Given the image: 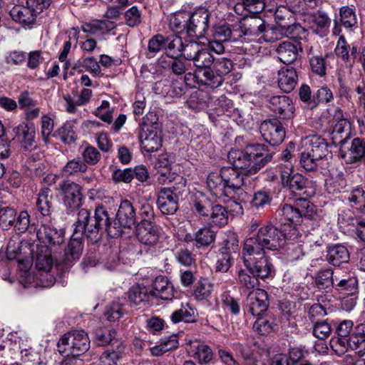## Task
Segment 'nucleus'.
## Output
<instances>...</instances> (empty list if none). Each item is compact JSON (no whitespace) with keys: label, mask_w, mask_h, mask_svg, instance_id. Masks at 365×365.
I'll list each match as a JSON object with an SVG mask.
<instances>
[{"label":"nucleus","mask_w":365,"mask_h":365,"mask_svg":"<svg viewBox=\"0 0 365 365\" xmlns=\"http://www.w3.org/2000/svg\"><path fill=\"white\" fill-rule=\"evenodd\" d=\"M297 230L290 225L283 227L267 224L262 226L252 237L244 243L242 259L244 265L252 274L275 272L273 264L264 256L265 250L276 251L283 247L286 240H294Z\"/></svg>","instance_id":"nucleus-1"},{"label":"nucleus","mask_w":365,"mask_h":365,"mask_svg":"<svg viewBox=\"0 0 365 365\" xmlns=\"http://www.w3.org/2000/svg\"><path fill=\"white\" fill-rule=\"evenodd\" d=\"M116 225V222H112L106 208L103 205H98L93 216L88 209L81 208L78 210L73 231L96 242L103 233H107L112 238L120 236V232Z\"/></svg>","instance_id":"nucleus-2"},{"label":"nucleus","mask_w":365,"mask_h":365,"mask_svg":"<svg viewBox=\"0 0 365 365\" xmlns=\"http://www.w3.org/2000/svg\"><path fill=\"white\" fill-rule=\"evenodd\" d=\"M232 167L241 170L244 175H252L262 169L272 158L263 144H250L244 150H231L227 155Z\"/></svg>","instance_id":"nucleus-3"},{"label":"nucleus","mask_w":365,"mask_h":365,"mask_svg":"<svg viewBox=\"0 0 365 365\" xmlns=\"http://www.w3.org/2000/svg\"><path fill=\"white\" fill-rule=\"evenodd\" d=\"M36 247L37 245L31 240L13 237L7 244L6 257L9 260L17 259L19 271L27 272L32 266Z\"/></svg>","instance_id":"nucleus-4"},{"label":"nucleus","mask_w":365,"mask_h":365,"mask_svg":"<svg viewBox=\"0 0 365 365\" xmlns=\"http://www.w3.org/2000/svg\"><path fill=\"white\" fill-rule=\"evenodd\" d=\"M192 209L199 216L217 227H224L228 223V212L225 207L212 201L202 193L196 195Z\"/></svg>","instance_id":"nucleus-5"},{"label":"nucleus","mask_w":365,"mask_h":365,"mask_svg":"<svg viewBox=\"0 0 365 365\" xmlns=\"http://www.w3.org/2000/svg\"><path fill=\"white\" fill-rule=\"evenodd\" d=\"M281 181L282 187L292 195L311 197L315 195L314 182L298 173H294L291 168L281 171Z\"/></svg>","instance_id":"nucleus-6"},{"label":"nucleus","mask_w":365,"mask_h":365,"mask_svg":"<svg viewBox=\"0 0 365 365\" xmlns=\"http://www.w3.org/2000/svg\"><path fill=\"white\" fill-rule=\"evenodd\" d=\"M58 351L61 354H72L81 356L90 348V340L83 330H76L65 334L59 339Z\"/></svg>","instance_id":"nucleus-7"},{"label":"nucleus","mask_w":365,"mask_h":365,"mask_svg":"<svg viewBox=\"0 0 365 365\" xmlns=\"http://www.w3.org/2000/svg\"><path fill=\"white\" fill-rule=\"evenodd\" d=\"M339 153L346 164L365 163V140L359 138L350 139L348 143L341 144Z\"/></svg>","instance_id":"nucleus-8"},{"label":"nucleus","mask_w":365,"mask_h":365,"mask_svg":"<svg viewBox=\"0 0 365 365\" xmlns=\"http://www.w3.org/2000/svg\"><path fill=\"white\" fill-rule=\"evenodd\" d=\"M4 281L14 284L16 287L48 288L56 282L54 275H3Z\"/></svg>","instance_id":"nucleus-9"},{"label":"nucleus","mask_w":365,"mask_h":365,"mask_svg":"<svg viewBox=\"0 0 365 365\" xmlns=\"http://www.w3.org/2000/svg\"><path fill=\"white\" fill-rule=\"evenodd\" d=\"M43 11L34 0H26L25 5H16L10 11L12 19L23 26L35 23L37 16Z\"/></svg>","instance_id":"nucleus-10"},{"label":"nucleus","mask_w":365,"mask_h":365,"mask_svg":"<svg viewBox=\"0 0 365 365\" xmlns=\"http://www.w3.org/2000/svg\"><path fill=\"white\" fill-rule=\"evenodd\" d=\"M269 305L267 292L262 289H255L247 294L245 309L247 313L256 317L264 315Z\"/></svg>","instance_id":"nucleus-11"},{"label":"nucleus","mask_w":365,"mask_h":365,"mask_svg":"<svg viewBox=\"0 0 365 365\" xmlns=\"http://www.w3.org/2000/svg\"><path fill=\"white\" fill-rule=\"evenodd\" d=\"M58 186L66 207L71 210L80 207L83 200L82 187L80 185L70 180H64Z\"/></svg>","instance_id":"nucleus-12"},{"label":"nucleus","mask_w":365,"mask_h":365,"mask_svg":"<svg viewBox=\"0 0 365 365\" xmlns=\"http://www.w3.org/2000/svg\"><path fill=\"white\" fill-rule=\"evenodd\" d=\"M83 250V237L79 232H73V235L64 249V254L62 259V267H66L63 272L71 267L81 257ZM61 264H57L61 267Z\"/></svg>","instance_id":"nucleus-13"},{"label":"nucleus","mask_w":365,"mask_h":365,"mask_svg":"<svg viewBox=\"0 0 365 365\" xmlns=\"http://www.w3.org/2000/svg\"><path fill=\"white\" fill-rule=\"evenodd\" d=\"M259 130L264 140L273 146L282 143L285 138V130L282 123L276 118L264 120Z\"/></svg>","instance_id":"nucleus-14"},{"label":"nucleus","mask_w":365,"mask_h":365,"mask_svg":"<svg viewBox=\"0 0 365 365\" xmlns=\"http://www.w3.org/2000/svg\"><path fill=\"white\" fill-rule=\"evenodd\" d=\"M220 173L227 190L237 191L243 187H251L249 175H244V173L233 167H224L221 169Z\"/></svg>","instance_id":"nucleus-15"},{"label":"nucleus","mask_w":365,"mask_h":365,"mask_svg":"<svg viewBox=\"0 0 365 365\" xmlns=\"http://www.w3.org/2000/svg\"><path fill=\"white\" fill-rule=\"evenodd\" d=\"M209 11L203 8L196 10L192 14L189 13L187 21L189 36H202L208 29Z\"/></svg>","instance_id":"nucleus-16"},{"label":"nucleus","mask_w":365,"mask_h":365,"mask_svg":"<svg viewBox=\"0 0 365 365\" xmlns=\"http://www.w3.org/2000/svg\"><path fill=\"white\" fill-rule=\"evenodd\" d=\"M236 27L240 32V38L243 36H258L263 33L266 40L267 31L270 28L267 26L263 19L258 16L245 17L238 24H236Z\"/></svg>","instance_id":"nucleus-17"},{"label":"nucleus","mask_w":365,"mask_h":365,"mask_svg":"<svg viewBox=\"0 0 365 365\" xmlns=\"http://www.w3.org/2000/svg\"><path fill=\"white\" fill-rule=\"evenodd\" d=\"M332 33L335 36H339L341 33V26L346 29L352 30L357 24V19L354 6H344L339 9V18L334 20Z\"/></svg>","instance_id":"nucleus-18"},{"label":"nucleus","mask_w":365,"mask_h":365,"mask_svg":"<svg viewBox=\"0 0 365 365\" xmlns=\"http://www.w3.org/2000/svg\"><path fill=\"white\" fill-rule=\"evenodd\" d=\"M36 238L49 249L61 245L64 242V231L49 225H42L36 232Z\"/></svg>","instance_id":"nucleus-19"},{"label":"nucleus","mask_w":365,"mask_h":365,"mask_svg":"<svg viewBox=\"0 0 365 365\" xmlns=\"http://www.w3.org/2000/svg\"><path fill=\"white\" fill-rule=\"evenodd\" d=\"M146 125L145 136H140L142 148L148 153L156 152L160 148V128L158 122L150 120V125L145 123Z\"/></svg>","instance_id":"nucleus-20"},{"label":"nucleus","mask_w":365,"mask_h":365,"mask_svg":"<svg viewBox=\"0 0 365 365\" xmlns=\"http://www.w3.org/2000/svg\"><path fill=\"white\" fill-rule=\"evenodd\" d=\"M116 226L119 227L120 235L122 234V227L130 228L136 223V215L132 203L127 200L120 202L118 210L116 214Z\"/></svg>","instance_id":"nucleus-21"},{"label":"nucleus","mask_w":365,"mask_h":365,"mask_svg":"<svg viewBox=\"0 0 365 365\" xmlns=\"http://www.w3.org/2000/svg\"><path fill=\"white\" fill-rule=\"evenodd\" d=\"M302 30V27L294 22V19L288 22L280 23V26L268 28L267 31V41H274L279 39L280 35L295 37Z\"/></svg>","instance_id":"nucleus-22"},{"label":"nucleus","mask_w":365,"mask_h":365,"mask_svg":"<svg viewBox=\"0 0 365 365\" xmlns=\"http://www.w3.org/2000/svg\"><path fill=\"white\" fill-rule=\"evenodd\" d=\"M304 150L309 152L316 158H324L328 153V143L324 138L317 135L306 137L304 140Z\"/></svg>","instance_id":"nucleus-23"},{"label":"nucleus","mask_w":365,"mask_h":365,"mask_svg":"<svg viewBox=\"0 0 365 365\" xmlns=\"http://www.w3.org/2000/svg\"><path fill=\"white\" fill-rule=\"evenodd\" d=\"M270 108L284 119L293 116L294 108L292 101L286 96H276L270 98Z\"/></svg>","instance_id":"nucleus-24"},{"label":"nucleus","mask_w":365,"mask_h":365,"mask_svg":"<svg viewBox=\"0 0 365 365\" xmlns=\"http://www.w3.org/2000/svg\"><path fill=\"white\" fill-rule=\"evenodd\" d=\"M183 43L182 38L176 35H170L161 40V60L179 57L182 55Z\"/></svg>","instance_id":"nucleus-25"},{"label":"nucleus","mask_w":365,"mask_h":365,"mask_svg":"<svg viewBox=\"0 0 365 365\" xmlns=\"http://www.w3.org/2000/svg\"><path fill=\"white\" fill-rule=\"evenodd\" d=\"M278 86L284 93L292 91L298 81L296 69L289 66L282 67L278 71Z\"/></svg>","instance_id":"nucleus-26"},{"label":"nucleus","mask_w":365,"mask_h":365,"mask_svg":"<svg viewBox=\"0 0 365 365\" xmlns=\"http://www.w3.org/2000/svg\"><path fill=\"white\" fill-rule=\"evenodd\" d=\"M351 125L345 118L339 119L334 125L330 138L332 143L341 148V144L348 143L350 140Z\"/></svg>","instance_id":"nucleus-27"},{"label":"nucleus","mask_w":365,"mask_h":365,"mask_svg":"<svg viewBox=\"0 0 365 365\" xmlns=\"http://www.w3.org/2000/svg\"><path fill=\"white\" fill-rule=\"evenodd\" d=\"M275 219L278 221L280 227L284 225H290L292 227L293 222H297L300 220L299 210L294 206L289 204L281 205L275 212Z\"/></svg>","instance_id":"nucleus-28"},{"label":"nucleus","mask_w":365,"mask_h":365,"mask_svg":"<svg viewBox=\"0 0 365 365\" xmlns=\"http://www.w3.org/2000/svg\"><path fill=\"white\" fill-rule=\"evenodd\" d=\"M276 52L279 60L287 65L294 63L299 56L297 45L291 41L280 43L276 48Z\"/></svg>","instance_id":"nucleus-29"},{"label":"nucleus","mask_w":365,"mask_h":365,"mask_svg":"<svg viewBox=\"0 0 365 365\" xmlns=\"http://www.w3.org/2000/svg\"><path fill=\"white\" fill-rule=\"evenodd\" d=\"M16 137L26 150H31L35 145V128L33 124L22 123L14 129Z\"/></svg>","instance_id":"nucleus-30"},{"label":"nucleus","mask_w":365,"mask_h":365,"mask_svg":"<svg viewBox=\"0 0 365 365\" xmlns=\"http://www.w3.org/2000/svg\"><path fill=\"white\" fill-rule=\"evenodd\" d=\"M158 296L155 291L150 290L144 286L132 287L128 292V302L131 306H138L148 302L150 299Z\"/></svg>","instance_id":"nucleus-31"},{"label":"nucleus","mask_w":365,"mask_h":365,"mask_svg":"<svg viewBox=\"0 0 365 365\" xmlns=\"http://www.w3.org/2000/svg\"><path fill=\"white\" fill-rule=\"evenodd\" d=\"M327 259L333 266L339 267L341 264L348 262L349 253L346 247L338 244L328 248Z\"/></svg>","instance_id":"nucleus-32"},{"label":"nucleus","mask_w":365,"mask_h":365,"mask_svg":"<svg viewBox=\"0 0 365 365\" xmlns=\"http://www.w3.org/2000/svg\"><path fill=\"white\" fill-rule=\"evenodd\" d=\"M207 185L211 194L216 197L220 198L227 195V188L221 173L219 175L217 173L210 174L207 179Z\"/></svg>","instance_id":"nucleus-33"},{"label":"nucleus","mask_w":365,"mask_h":365,"mask_svg":"<svg viewBox=\"0 0 365 365\" xmlns=\"http://www.w3.org/2000/svg\"><path fill=\"white\" fill-rule=\"evenodd\" d=\"M212 37L218 41H237L240 38V32L236 25L232 29L229 25H222L215 28Z\"/></svg>","instance_id":"nucleus-34"},{"label":"nucleus","mask_w":365,"mask_h":365,"mask_svg":"<svg viewBox=\"0 0 365 365\" xmlns=\"http://www.w3.org/2000/svg\"><path fill=\"white\" fill-rule=\"evenodd\" d=\"M36 258L35 266L38 271L46 272H50L53 266V259L51 256L50 251L46 247H38L37 245Z\"/></svg>","instance_id":"nucleus-35"},{"label":"nucleus","mask_w":365,"mask_h":365,"mask_svg":"<svg viewBox=\"0 0 365 365\" xmlns=\"http://www.w3.org/2000/svg\"><path fill=\"white\" fill-rule=\"evenodd\" d=\"M88 169V166L86 165V163L80 157H76L68 160L65 164L61 170V173L62 176L68 178L81 173H85Z\"/></svg>","instance_id":"nucleus-36"},{"label":"nucleus","mask_w":365,"mask_h":365,"mask_svg":"<svg viewBox=\"0 0 365 365\" xmlns=\"http://www.w3.org/2000/svg\"><path fill=\"white\" fill-rule=\"evenodd\" d=\"M306 16L307 19H304V21L310 20L314 24L313 27H316L314 31L317 34H324L330 26V19L324 11H318L317 12L307 14Z\"/></svg>","instance_id":"nucleus-37"},{"label":"nucleus","mask_w":365,"mask_h":365,"mask_svg":"<svg viewBox=\"0 0 365 365\" xmlns=\"http://www.w3.org/2000/svg\"><path fill=\"white\" fill-rule=\"evenodd\" d=\"M92 96V91L88 88L81 90L79 97L77 100H73L71 96H65L63 97L66 103V110L69 113H75L77 110V106H81L87 104Z\"/></svg>","instance_id":"nucleus-38"},{"label":"nucleus","mask_w":365,"mask_h":365,"mask_svg":"<svg viewBox=\"0 0 365 365\" xmlns=\"http://www.w3.org/2000/svg\"><path fill=\"white\" fill-rule=\"evenodd\" d=\"M137 236L142 243L150 245L156 244L159 239L158 231L148 222L137 228Z\"/></svg>","instance_id":"nucleus-39"},{"label":"nucleus","mask_w":365,"mask_h":365,"mask_svg":"<svg viewBox=\"0 0 365 365\" xmlns=\"http://www.w3.org/2000/svg\"><path fill=\"white\" fill-rule=\"evenodd\" d=\"M188 12H178L169 18V26L172 30L188 36L187 21L190 19Z\"/></svg>","instance_id":"nucleus-40"},{"label":"nucleus","mask_w":365,"mask_h":365,"mask_svg":"<svg viewBox=\"0 0 365 365\" xmlns=\"http://www.w3.org/2000/svg\"><path fill=\"white\" fill-rule=\"evenodd\" d=\"M336 56L341 58L344 61L348 62L351 58H355L357 53L356 46H352L347 43L343 35H339L336 47L335 48Z\"/></svg>","instance_id":"nucleus-41"},{"label":"nucleus","mask_w":365,"mask_h":365,"mask_svg":"<svg viewBox=\"0 0 365 365\" xmlns=\"http://www.w3.org/2000/svg\"><path fill=\"white\" fill-rule=\"evenodd\" d=\"M163 81L161 95L165 97L179 98L184 93L182 82L169 79H165Z\"/></svg>","instance_id":"nucleus-42"},{"label":"nucleus","mask_w":365,"mask_h":365,"mask_svg":"<svg viewBox=\"0 0 365 365\" xmlns=\"http://www.w3.org/2000/svg\"><path fill=\"white\" fill-rule=\"evenodd\" d=\"M161 68L164 69L165 72L172 71L176 75H181L187 70L184 61L178 57L170 58L168 61L161 60Z\"/></svg>","instance_id":"nucleus-43"},{"label":"nucleus","mask_w":365,"mask_h":365,"mask_svg":"<svg viewBox=\"0 0 365 365\" xmlns=\"http://www.w3.org/2000/svg\"><path fill=\"white\" fill-rule=\"evenodd\" d=\"M215 233L210 227H203L195 234V241L197 247H207L214 242Z\"/></svg>","instance_id":"nucleus-44"},{"label":"nucleus","mask_w":365,"mask_h":365,"mask_svg":"<svg viewBox=\"0 0 365 365\" xmlns=\"http://www.w3.org/2000/svg\"><path fill=\"white\" fill-rule=\"evenodd\" d=\"M170 319L173 323L184 321L186 323L193 322L196 320L195 310L189 307H182L173 312Z\"/></svg>","instance_id":"nucleus-45"},{"label":"nucleus","mask_w":365,"mask_h":365,"mask_svg":"<svg viewBox=\"0 0 365 365\" xmlns=\"http://www.w3.org/2000/svg\"><path fill=\"white\" fill-rule=\"evenodd\" d=\"M212 292V284L205 277H200L195 286L194 296L198 301L207 299Z\"/></svg>","instance_id":"nucleus-46"},{"label":"nucleus","mask_w":365,"mask_h":365,"mask_svg":"<svg viewBox=\"0 0 365 365\" xmlns=\"http://www.w3.org/2000/svg\"><path fill=\"white\" fill-rule=\"evenodd\" d=\"M174 161V156L168 153L161 154V182L166 181L171 182L175 178L174 173H171V165Z\"/></svg>","instance_id":"nucleus-47"},{"label":"nucleus","mask_w":365,"mask_h":365,"mask_svg":"<svg viewBox=\"0 0 365 365\" xmlns=\"http://www.w3.org/2000/svg\"><path fill=\"white\" fill-rule=\"evenodd\" d=\"M192 62L195 66L202 70L210 67L215 62V58L209 49L203 46Z\"/></svg>","instance_id":"nucleus-48"},{"label":"nucleus","mask_w":365,"mask_h":365,"mask_svg":"<svg viewBox=\"0 0 365 365\" xmlns=\"http://www.w3.org/2000/svg\"><path fill=\"white\" fill-rule=\"evenodd\" d=\"M51 196H49V190H43L38 194L36 200V208L43 216H48L51 213Z\"/></svg>","instance_id":"nucleus-49"},{"label":"nucleus","mask_w":365,"mask_h":365,"mask_svg":"<svg viewBox=\"0 0 365 365\" xmlns=\"http://www.w3.org/2000/svg\"><path fill=\"white\" fill-rule=\"evenodd\" d=\"M81 160L86 163V165H95L101 160V154L93 145H88L81 152Z\"/></svg>","instance_id":"nucleus-50"},{"label":"nucleus","mask_w":365,"mask_h":365,"mask_svg":"<svg viewBox=\"0 0 365 365\" xmlns=\"http://www.w3.org/2000/svg\"><path fill=\"white\" fill-rule=\"evenodd\" d=\"M16 211L10 207L0 208V226L7 230L12 226L16 221Z\"/></svg>","instance_id":"nucleus-51"},{"label":"nucleus","mask_w":365,"mask_h":365,"mask_svg":"<svg viewBox=\"0 0 365 365\" xmlns=\"http://www.w3.org/2000/svg\"><path fill=\"white\" fill-rule=\"evenodd\" d=\"M257 319L254 323V327L257 329L262 334H266L274 329L276 324L271 317L267 315L264 317L262 316L256 317Z\"/></svg>","instance_id":"nucleus-52"},{"label":"nucleus","mask_w":365,"mask_h":365,"mask_svg":"<svg viewBox=\"0 0 365 365\" xmlns=\"http://www.w3.org/2000/svg\"><path fill=\"white\" fill-rule=\"evenodd\" d=\"M349 348L356 351L359 345L365 340V324L357 325L349 337Z\"/></svg>","instance_id":"nucleus-53"},{"label":"nucleus","mask_w":365,"mask_h":365,"mask_svg":"<svg viewBox=\"0 0 365 365\" xmlns=\"http://www.w3.org/2000/svg\"><path fill=\"white\" fill-rule=\"evenodd\" d=\"M203 79L200 81L205 85L209 86L212 88H217L222 85L223 78L220 77L217 73H214L210 67L202 69Z\"/></svg>","instance_id":"nucleus-54"},{"label":"nucleus","mask_w":365,"mask_h":365,"mask_svg":"<svg viewBox=\"0 0 365 365\" xmlns=\"http://www.w3.org/2000/svg\"><path fill=\"white\" fill-rule=\"evenodd\" d=\"M58 135L61 140L65 144H71L76 140L73 125L71 122L65 123L59 129Z\"/></svg>","instance_id":"nucleus-55"},{"label":"nucleus","mask_w":365,"mask_h":365,"mask_svg":"<svg viewBox=\"0 0 365 365\" xmlns=\"http://www.w3.org/2000/svg\"><path fill=\"white\" fill-rule=\"evenodd\" d=\"M295 200V208L299 210L300 217L310 216L313 212L314 205L309 200V197L303 195H297Z\"/></svg>","instance_id":"nucleus-56"},{"label":"nucleus","mask_w":365,"mask_h":365,"mask_svg":"<svg viewBox=\"0 0 365 365\" xmlns=\"http://www.w3.org/2000/svg\"><path fill=\"white\" fill-rule=\"evenodd\" d=\"M204 45L195 41H190L183 44L182 54L186 60L193 61Z\"/></svg>","instance_id":"nucleus-57"},{"label":"nucleus","mask_w":365,"mask_h":365,"mask_svg":"<svg viewBox=\"0 0 365 365\" xmlns=\"http://www.w3.org/2000/svg\"><path fill=\"white\" fill-rule=\"evenodd\" d=\"M349 337H341L339 336L331 339L330 346L336 355L344 354L349 348Z\"/></svg>","instance_id":"nucleus-58"},{"label":"nucleus","mask_w":365,"mask_h":365,"mask_svg":"<svg viewBox=\"0 0 365 365\" xmlns=\"http://www.w3.org/2000/svg\"><path fill=\"white\" fill-rule=\"evenodd\" d=\"M313 105L312 107L316 106L319 103H327L334 98L332 91L327 86H322L319 88L313 96Z\"/></svg>","instance_id":"nucleus-59"},{"label":"nucleus","mask_w":365,"mask_h":365,"mask_svg":"<svg viewBox=\"0 0 365 365\" xmlns=\"http://www.w3.org/2000/svg\"><path fill=\"white\" fill-rule=\"evenodd\" d=\"M331 332V327L326 320L317 321L313 327V334L319 339H327Z\"/></svg>","instance_id":"nucleus-60"},{"label":"nucleus","mask_w":365,"mask_h":365,"mask_svg":"<svg viewBox=\"0 0 365 365\" xmlns=\"http://www.w3.org/2000/svg\"><path fill=\"white\" fill-rule=\"evenodd\" d=\"M115 331L113 329H103L96 332V341L99 346H106L115 340Z\"/></svg>","instance_id":"nucleus-61"},{"label":"nucleus","mask_w":365,"mask_h":365,"mask_svg":"<svg viewBox=\"0 0 365 365\" xmlns=\"http://www.w3.org/2000/svg\"><path fill=\"white\" fill-rule=\"evenodd\" d=\"M214 69L220 77L228 74L232 69L233 65L230 59L225 58H220L215 60Z\"/></svg>","instance_id":"nucleus-62"},{"label":"nucleus","mask_w":365,"mask_h":365,"mask_svg":"<svg viewBox=\"0 0 365 365\" xmlns=\"http://www.w3.org/2000/svg\"><path fill=\"white\" fill-rule=\"evenodd\" d=\"M271 200L272 198L267 192L259 190L253 195L251 205L257 209L263 208L266 205L270 203Z\"/></svg>","instance_id":"nucleus-63"},{"label":"nucleus","mask_w":365,"mask_h":365,"mask_svg":"<svg viewBox=\"0 0 365 365\" xmlns=\"http://www.w3.org/2000/svg\"><path fill=\"white\" fill-rule=\"evenodd\" d=\"M309 64L312 71L319 76H324L326 74L325 59L319 56H312L309 60Z\"/></svg>","instance_id":"nucleus-64"}]
</instances>
